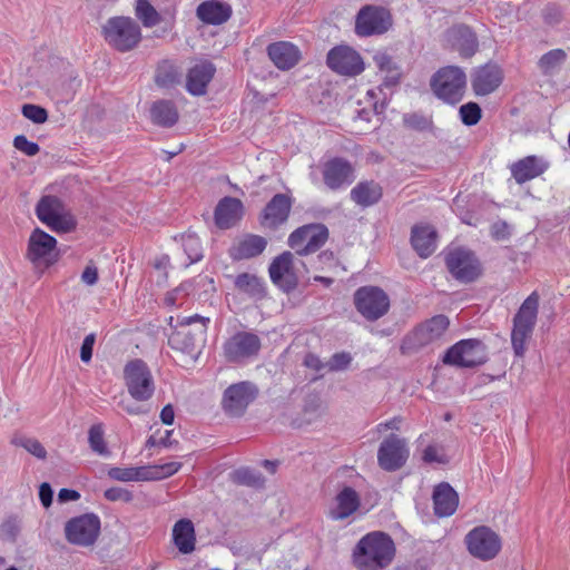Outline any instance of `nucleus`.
I'll return each instance as SVG.
<instances>
[{
	"label": "nucleus",
	"instance_id": "0eeeda50",
	"mask_svg": "<svg viewBox=\"0 0 570 570\" xmlns=\"http://www.w3.org/2000/svg\"><path fill=\"white\" fill-rule=\"evenodd\" d=\"M356 311L367 321L383 317L390 309L389 295L377 286H362L353 295Z\"/></svg>",
	"mask_w": 570,
	"mask_h": 570
},
{
	"label": "nucleus",
	"instance_id": "423d86ee",
	"mask_svg": "<svg viewBox=\"0 0 570 570\" xmlns=\"http://www.w3.org/2000/svg\"><path fill=\"white\" fill-rule=\"evenodd\" d=\"M124 379L130 396L139 402L150 400L155 393V381L150 368L142 360H132L124 368Z\"/></svg>",
	"mask_w": 570,
	"mask_h": 570
},
{
	"label": "nucleus",
	"instance_id": "39448f33",
	"mask_svg": "<svg viewBox=\"0 0 570 570\" xmlns=\"http://www.w3.org/2000/svg\"><path fill=\"white\" fill-rule=\"evenodd\" d=\"M105 40L116 50L126 52L141 40L139 24L128 17H114L107 20L102 27Z\"/></svg>",
	"mask_w": 570,
	"mask_h": 570
},
{
	"label": "nucleus",
	"instance_id": "20e7f679",
	"mask_svg": "<svg viewBox=\"0 0 570 570\" xmlns=\"http://www.w3.org/2000/svg\"><path fill=\"white\" fill-rule=\"evenodd\" d=\"M539 296L535 292L529 295L513 317L511 343L517 356H523L525 342L531 336L538 315Z\"/></svg>",
	"mask_w": 570,
	"mask_h": 570
},
{
	"label": "nucleus",
	"instance_id": "49530a36",
	"mask_svg": "<svg viewBox=\"0 0 570 570\" xmlns=\"http://www.w3.org/2000/svg\"><path fill=\"white\" fill-rule=\"evenodd\" d=\"M88 442L90 449L99 455L110 454L104 438V426L101 423L94 424L88 431Z\"/></svg>",
	"mask_w": 570,
	"mask_h": 570
},
{
	"label": "nucleus",
	"instance_id": "f257e3e1",
	"mask_svg": "<svg viewBox=\"0 0 570 570\" xmlns=\"http://www.w3.org/2000/svg\"><path fill=\"white\" fill-rule=\"evenodd\" d=\"M392 538L382 531H373L362 537L353 549L352 559L358 570H384L395 557Z\"/></svg>",
	"mask_w": 570,
	"mask_h": 570
},
{
	"label": "nucleus",
	"instance_id": "b1692460",
	"mask_svg": "<svg viewBox=\"0 0 570 570\" xmlns=\"http://www.w3.org/2000/svg\"><path fill=\"white\" fill-rule=\"evenodd\" d=\"M216 68L208 60H202L193 66L186 77V89L193 96H203L214 78Z\"/></svg>",
	"mask_w": 570,
	"mask_h": 570
},
{
	"label": "nucleus",
	"instance_id": "393cba45",
	"mask_svg": "<svg viewBox=\"0 0 570 570\" xmlns=\"http://www.w3.org/2000/svg\"><path fill=\"white\" fill-rule=\"evenodd\" d=\"M291 208V197L285 194H276L263 210L262 224L269 228L278 227L287 220Z\"/></svg>",
	"mask_w": 570,
	"mask_h": 570
},
{
	"label": "nucleus",
	"instance_id": "9b49d317",
	"mask_svg": "<svg viewBox=\"0 0 570 570\" xmlns=\"http://www.w3.org/2000/svg\"><path fill=\"white\" fill-rule=\"evenodd\" d=\"M295 255L292 252L282 253L273 259L268 269L272 282L285 293L294 291L298 285L297 263L305 266Z\"/></svg>",
	"mask_w": 570,
	"mask_h": 570
},
{
	"label": "nucleus",
	"instance_id": "7c9ffc66",
	"mask_svg": "<svg viewBox=\"0 0 570 570\" xmlns=\"http://www.w3.org/2000/svg\"><path fill=\"white\" fill-rule=\"evenodd\" d=\"M173 541L178 551L189 554L196 549V533L191 520L180 519L173 527Z\"/></svg>",
	"mask_w": 570,
	"mask_h": 570
},
{
	"label": "nucleus",
	"instance_id": "a18cd8bd",
	"mask_svg": "<svg viewBox=\"0 0 570 570\" xmlns=\"http://www.w3.org/2000/svg\"><path fill=\"white\" fill-rule=\"evenodd\" d=\"M181 468L180 462H167L163 464L145 465L146 474L148 479L146 481H157L169 478L177 473Z\"/></svg>",
	"mask_w": 570,
	"mask_h": 570
},
{
	"label": "nucleus",
	"instance_id": "ea45409f",
	"mask_svg": "<svg viewBox=\"0 0 570 570\" xmlns=\"http://www.w3.org/2000/svg\"><path fill=\"white\" fill-rule=\"evenodd\" d=\"M145 465L144 466H128V468H118L114 466L108 470V476L115 481L119 482H138L146 481L148 475L146 474Z\"/></svg>",
	"mask_w": 570,
	"mask_h": 570
},
{
	"label": "nucleus",
	"instance_id": "c03bdc74",
	"mask_svg": "<svg viewBox=\"0 0 570 570\" xmlns=\"http://www.w3.org/2000/svg\"><path fill=\"white\" fill-rule=\"evenodd\" d=\"M135 10L136 17L147 28L155 27L160 22L159 13L148 0H137Z\"/></svg>",
	"mask_w": 570,
	"mask_h": 570
},
{
	"label": "nucleus",
	"instance_id": "13d9d810",
	"mask_svg": "<svg viewBox=\"0 0 570 570\" xmlns=\"http://www.w3.org/2000/svg\"><path fill=\"white\" fill-rule=\"evenodd\" d=\"M423 461L425 463H438L445 464L449 462L448 456L441 450H439L435 445H428L423 451Z\"/></svg>",
	"mask_w": 570,
	"mask_h": 570
},
{
	"label": "nucleus",
	"instance_id": "6ab92c4d",
	"mask_svg": "<svg viewBox=\"0 0 570 570\" xmlns=\"http://www.w3.org/2000/svg\"><path fill=\"white\" fill-rule=\"evenodd\" d=\"M450 325L448 316L440 314L419 325L406 338L411 348H420L440 341Z\"/></svg>",
	"mask_w": 570,
	"mask_h": 570
},
{
	"label": "nucleus",
	"instance_id": "6e6552de",
	"mask_svg": "<svg viewBox=\"0 0 570 570\" xmlns=\"http://www.w3.org/2000/svg\"><path fill=\"white\" fill-rule=\"evenodd\" d=\"M464 541L470 554L482 561L494 559L502 547L500 535L485 525L472 529Z\"/></svg>",
	"mask_w": 570,
	"mask_h": 570
},
{
	"label": "nucleus",
	"instance_id": "2eb2a0df",
	"mask_svg": "<svg viewBox=\"0 0 570 570\" xmlns=\"http://www.w3.org/2000/svg\"><path fill=\"white\" fill-rule=\"evenodd\" d=\"M392 24L390 12L381 7L365 6L355 20V32L361 37L382 35Z\"/></svg>",
	"mask_w": 570,
	"mask_h": 570
},
{
	"label": "nucleus",
	"instance_id": "e2e57ef3",
	"mask_svg": "<svg viewBox=\"0 0 570 570\" xmlns=\"http://www.w3.org/2000/svg\"><path fill=\"white\" fill-rule=\"evenodd\" d=\"M53 491L49 483L43 482L39 488V498L45 508H48L52 503Z\"/></svg>",
	"mask_w": 570,
	"mask_h": 570
},
{
	"label": "nucleus",
	"instance_id": "5701e85b",
	"mask_svg": "<svg viewBox=\"0 0 570 570\" xmlns=\"http://www.w3.org/2000/svg\"><path fill=\"white\" fill-rule=\"evenodd\" d=\"M445 37L451 49L458 51L462 58L472 57L479 49L476 35L465 24L450 28Z\"/></svg>",
	"mask_w": 570,
	"mask_h": 570
},
{
	"label": "nucleus",
	"instance_id": "bb28decb",
	"mask_svg": "<svg viewBox=\"0 0 570 570\" xmlns=\"http://www.w3.org/2000/svg\"><path fill=\"white\" fill-rule=\"evenodd\" d=\"M273 63L281 70H288L297 65L301 52L296 46L287 41H278L267 47Z\"/></svg>",
	"mask_w": 570,
	"mask_h": 570
},
{
	"label": "nucleus",
	"instance_id": "f03ea898",
	"mask_svg": "<svg viewBox=\"0 0 570 570\" xmlns=\"http://www.w3.org/2000/svg\"><path fill=\"white\" fill-rule=\"evenodd\" d=\"M210 323L209 317L198 314L190 316H170L168 325L171 333L168 335V344L184 353H194L199 350L206 341V333Z\"/></svg>",
	"mask_w": 570,
	"mask_h": 570
},
{
	"label": "nucleus",
	"instance_id": "a878e982",
	"mask_svg": "<svg viewBox=\"0 0 570 570\" xmlns=\"http://www.w3.org/2000/svg\"><path fill=\"white\" fill-rule=\"evenodd\" d=\"M244 213L243 203L234 197H224L215 208V224L220 229L235 226Z\"/></svg>",
	"mask_w": 570,
	"mask_h": 570
},
{
	"label": "nucleus",
	"instance_id": "052dcab7",
	"mask_svg": "<svg viewBox=\"0 0 570 570\" xmlns=\"http://www.w3.org/2000/svg\"><path fill=\"white\" fill-rule=\"evenodd\" d=\"M543 20L549 26H557L562 20V12L556 6H548L543 10Z\"/></svg>",
	"mask_w": 570,
	"mask_h": 570
},
{
	"label": "nucleus",
	"instance_id": "4be33fe9",
	"mask_svg": "<svg viewBox=\"0 0 570 570\" xmlns=\"http://www.w3.org/2000/svg\"><path fill=\"white\" fill-rule=\"evenodd\" d=\"M502 80L501 68L495 63H485L473 71L471 86L476 96H488L499 88Z\"/></svg>",
	"mask_w": 570,
	"mask_h": 570
},
{
	"label": "nucleus",
	"instance_id": "69168bd1",
	"mask_svg": "<svg viewBox=\"0 0 570 570\" xmlns=\"http://www.w3.org/2000/svg\"><path fill=\"white\" fill-rule=\"evenodd\" d=\"M402 419L400 416H394L386 422L379 423L376 426L377 432L382 433L387 430H399Z\"/></svg>",
	"mask_w": 570,
	"mask_h": 570
},
{
	"label": "nucleus",
	"instance_id": "ddd939ff",
	"mask_svg": "<svg viewBox=\"0 0 570 570\" xmlns=\"http://www.w3.org/2000/svg\"><path fill=\"white\" fill-rule=\"evenodd\" d=\"M68 542L81 547L92 546L100 533V520L94 513L72 518L65 527Z\"/></svg>",
	"mask_w": 570,
	"mask_h": 570
},
{
	"label": "nucleus",
	"instance_id": "8fccbe9b",
	"mask_svg": "<svg viewBox=\"0 0 570 570\" xmlns=\"http://www.w3.org/2000/svg\"><path fill=\"white\" fill-rule=\"evenodd\" d=\"M12 443L14 445L26 449L29 453H31L32 455H35L38 459L43 460L47 456L46 449L37 439L26 438V436H16L12 440Z\"/></svg>",
	"mask_w": 570,
	"mask_h": 570
},
{
	"label": "nucleus",
	"instance_id": "473e14b6",
	"mask_svg": "<svg viewBox=\"0 0 570 570\" xmlns=\"http://www.w3.org/2000/svg\"><path fill=\"white\" fill-rule=\"evenodd\" d=\"M411 244L417 255L428 258L436 249V232L431 226H414L412 228Z\"/></svg>",
	"mask_w": 570,
	"mask_h": 570
},
{
	"label": "nucleus",
	"instance_id": "1a4fd4ad",
	"mask_svg": "<svg viewBox=\"0 0 570 570\" xmlns=\"http://www.w3.org/2000/svg\"><path fill=\"white\" fill-rule=\"evenodd\" d=\"M443 362L458 367L481 365L487 362L485 345L476 338L462 340L446 351Z\"/></svg>",
	"mask_w": 570,
	"mask_h": 570
},
{
	"label": "nucleus",
	"instance_id": "aec40b11",
	"mask_svg": "<svg viewBox=\"0 0 570 570\" xmlns=\"http://www.w3.org/2000/svg\"><path fill=\"white\" fill-rule=\"evenodd\" d=\"M322 175L326 187L337 190L354 181L355 168L347 159L333 157L323 164Z\"/></svg>",
	"mask_w": 570,
	"mask_h": 570
},
{
	"label": "nucleus",
	"instance_id": "7ed1b4c3",
	"mask_svg": "<svg viewBox=\"0 0 570 570\" xmlns=\"http://www.w3.org/2000/svg\"><path fill=\"white\" fill-rule=\"evenodd\" d=\"M430 86L435 97L454 106L464 97L466 75L460 67H443L433 75Z\"/></svg>",
	"mask_w": 570,
	"mask_h": 570
},
{
	"label": "nucleus",
	"instance_id": "3c124183",
	"mask_svg": "<svg viewBox=\"0 0 570 570\" xmlns=\"http://www.w3.org/2000/svg\"><path fill=\"white\" fill-rule=\"evenodd\" d=\"M234 481L238 484L249 487H261L264 483V479L261 473H257L248 468H242L234 472Z\"/></svg>",
	"mask_w": 570,
	"mask_h": 570
},
{
	"label": "nucleus",
	"instance_id": "e433bc0d",
	"mask_svg": "<svg viewBox=\"0 0 570 570\" xmlns=\"http://www.w3.org/2000/svg\"><path fill=\"white\" fill-rule=\"evenodd\" d=\"M181 72L173 62L165 60L157 67L155 82L161 88H173L180 82Z\"/></svg>",
	"mask_w": 570,
	"mask_h": 570
},
{
	"label": "nucleus",
	"instance_id": "0e129e2a",
	"mask_svg": "<svg viewBox=\"0 0 570 570\" xmlns=\"http://www.w3.org/2000/svg\"><path fill=\"white\" fill-rule=\"evenodd\" d=\"M81 279L87 285H95L98 281V271L95 266L88 265L81 274Z\"/></svg>",
	"mask_w": 570,
	"mask_h": 570
},
{
	"label": "nucleus",
	"instance_id": "cd10ccee",
	"mask_svg": "<svg viewBox=\"0 0 570 570\" xmlns=\"http://www.w3.org/2000/svg\"><path fill=\"white\" fill-rule=\"evenodd\" d=\"M232 7L219 0H206L196 9V16L204 23L218 26L232 17Z\"/></svg>",
	"mask_w": 570,
	"mask_h": 570
},
{
	"label": "nucleus",
	"instance_id": "9d476101",
	"mask_svg": "<svg viewBox=\"0 0 570 570\" xmlns=\"http://www.w3.org/2000/svg\"><path fill=\"white\" fill-rule=\"evenodd\" d=\"M328 239V229L323 224L304 225L288 237V245L297 256L317 252Z\"/></svg>",
	"mask_w": 570,
	"mask_h": 570
},
{
	"label": "nucleus",
	"instance_id": "4c0bfd02",
	"mask_svg": "<svg viewBox=\"0 0 570 570\" xmlns=\"http://www.w3.org/2000/svg\"><path fill=\"white\" fill-rule=\"evenodd\" d=\"M235 286L238 291L252 297L261 298L265 295L264 283L256 275L243 273L236 276Z\"/></svg>",
	"mask_w": 570,
	"mask_h": 570
},
{
	"label": "nucleus",
	"instance_id": "4468645a",
	"mask_svg": "<svg viewBox=\"0 0 570 570\" xmlns=\"http://www.w3.org/2000/svg\"><path fill=\"white\" fill-rule=\"evenodd\" d=\"M261 338L250 332H237L224 343V356L228 362L243 363L256 356L261 350Z\"/></svg>",
	"mask_w": 570,
	"mask_h": 570
},
{
	"label": "nucleus",
	"instance_id": "dca6fc26",
	"mask_svg": "<svg viewBox=\"0 0 570 570\" xmlns=\"http://www.w3.org/2000/svg\"><path fill=\"white\" fill-rule=\"evenodd\" d=\"M330 69L342 76L355 77L365 69L361 55L348 46H336L326 57Z\"/></svg>",
	"mask_w": 570,
	"mask_h": 570
},
{
	"label": "nucleus",
	"instance_id": "79ce46f5",
	"mask_svg": "<svg viewBox=\"0 0 570 570\" xmlns=\"http://www.w3.org/2000/svg\"><path fill=\"white\" fill-rule=\"evenodd\" d=\"M374 61L381 71H385L387 73L382 86H395L400 80L401 72L392 58L386 53L379 52L374 56Z\"/></svg>",
	"mask_w": 570,
	"mask_h": 570
},
{
	"label": "nucleus",
	"instance_id": "09e8293b",
	"mask_svg": "<svg viewBox=\"0 0 570 570\" xmlns=\"http://www.w3.org/2000/svg\"><path fill=\"white\" fill-rule=\"evenodd\" d=\"M459 115L465 126L476 125L482 117V109L476 102H468L460 107Z\"/></svg>",
	"mask_w": 570,
	"mask_h": 570
},
{
	"label": "nucleus",
	"instance_id": "de8ad7c7",
	"mask_svg": "<svg viewBox=\"0 0 570 570\" xmlns=\"http://www.w3.org/2000/svg\"><path fill=\"white\" fill-rule=\"evenodd\" d=\"M184 252L187 255L188 262L186 265H190L202 259V246L199 238L194 234H186L181 237Z\"/></svg>",
	"mask_w": 570,
	"mask_h": 570
},
{
	"label": "nucleus",
	"instance_id": "2f4dec72",
	"mask_svg": "<svg viewBox=\"0 0 570 570\" xmlns=\"http://www.w3.org/2000/svg\"><path fill=\"white\" fill-rule=\"evenodd\" d=\"M547 165L537 156H527L511 165V174L518 184H523L540 176Z\"/></svg>",
	"mask_w": 570,
	"mask_h": 570
},
{
	"label": "nucleus",
	"instance_id": "603ef678",
	"mask_svg": "<svg viewBox=\"0 0 570 570\" xmlns=\"http://www.w3.org/2000/svg\"><path fill=\"white\" fill-rule=\"evenodd\" d=\"M46 225L53 232L68 233L76 227L75 220L62 213L51 218Z\"/></svg>",
	"mask_w": 570,
	"mask_h": 570
},
{
	"label": "nucleus",
	"instance_id": "412c9836",
	"mask_svg": "<svg viewBox=\"0 0 570 570\" xmlns=\"http://www.w3.org/2000/svg\"><path fill=\"white\" fill-rule=\"evenodd\" d=\"M361 508V495L350 485L338 489L328 508L327 517L333 521H344Z\"/></svg>",
	"mask_w": 570,
	"mask_h": 570
},
{
	"label": "nucleus",
	"instance_id": "774afa93",
	"mask_svg": "<svg viewBox=\"0 0 570 570\" xmlns=\"http://www.w3.org/2000/svg\"><path fill=\"white\" fill-rule=\"evenodd\" d=\"M80 498L79 492L71 489H61L58 493V499L61 502L76 501Z\"/></svg>",
	"mask_w": 570,
	"mask_h": 570
},
{
	"label": "nucleus",
	"instance_id": "a19ab883",
	"mask_svg": "<svg viewBox=\"0 0 570 570\" xmlns=\"http://www.w3.org/2000/svg\"><path fill=\"white\" fill-rule=\"evenodd\" d=\"M567 59V53L562 49H552L544 53L539 62V69L542 75L551 76L556 73Z\"/></svg>",
	"mask_w": 570,
	"mask_h": 570
},
{
	"label": "nucleus",
	"instance_id": "a211bd4d",
	"mask_svg": "<svg viewBox=\"0 0 570 570\" xmlns=\"http://www.w3.org/2000/svg\"><path fill=\"white\" fill-rule=\"evenodd\" d=\"M445 263L451 275L463 283H470L481 274V267L478 258L472 252L465 249H454L445 257Z\"/></svg>",
	"mask_w": 570,
	"mask_h": 570
},
{
	"label": "nucleus",
	"instance_id": "680f3d73",
	"mask_svg": "<svg viewBox=\"0 0 570 570\" xmlns=\"http://www.w3.org/2000/svg\"><path fill=\"white\" fill-rule=\"evenodd\" d=\"M491 236L495 240H503L510 236L509 226L505 222H497L491 226Z\"/></svg>",
	"mask_w": 570,
	"mask_h": 570
},
{
	"label": "nucleus",
	"instance_id": "f8f14e48",
	"mask_svg": "<svg viewBox=\"0 0 570 570\" xmlns=\"http://www.w3.org/2000/svg\"><path fill=\"white\" fill-rule=\"evenodd\" d=\"M257 394L258 389L252 382L243 381L232 384L224 391L222 407L229 416H242Z\"/></svg>",
	"mask_w": 570,
	"mask_h": 570
},
{
	"label": "nucleus",
	"instance_id": "37998d69",
	"mask_svg": "<svg viewBox=\"0 0 570 570\" xmlns=\"http://www.w3.org/2000/svg\"><path fill=\"white\" fill-rule=\"evenodd\" d=\"M403 125L411 130L415 131H431L434 127L432 116L424 115L423 112H406L402 117Z\"/></svg>",
	"mask_w": 570,
	"mask_h": 570
},
{
	"label": "nucleus",
	"instance_id": "bf43d9fd",
	"mask_svg": "<svg viewBox=\"0 0 570 570\" xmlns=\"http://www.w3.org/2000/svg\"><path fill=\"white\" fill-rule=\"evenodd\" d=\"M95 342L96 335L94 333L85 337L80 348V358L82 362L88 363L91 360Z\"/></svg>",
	"mask_w": 570,
	"mask_h": 570
},
{
	"label": "nucleus",
	"instance_id": "5fc2aeb1",
	"mask_svg": "<svg viewBox=\"0 0 570 570\" xmlns=\"http://www.w3.org/2000/svg\"><path fill=\"white\" fill-rule=\"evenodd\" d=\"M352 362V356L347 352L335 353L332 355L326 366L331 372L343 371L348 367Z\"/></svg>",
	"mask_w": 570,
	"mask_h": 570
},
{
	"label": "nucleus",
	"instance_id": "6e6d98bb",
	"mask_svg": "<svg viewBox=\"0 0 570 570\" xmlns=\"http://www.w3.org/2000/svg\"><path fill=\"white\" fill-rule=\"evenodd\" d=\"M104 497L106 500L111 501V502L121 501V502L129 503L134 500L132 492H130L127 489L120 488V487H112V488L107 489L104 492Z\"/></svg>",
	"mask_w": 570,
	"mask_h": 570
},
{
	"label": "nucleus",
	"instance_id": "4d7b16f0",
	"mask_svg": "<svg viewBox=\"0 0 570 570\" xmlns=\"http://www.w3.org/2000/svg\"><path fill=\"white\" fill-rule=\"evenodd\" d=\"M13 146L16 149L26 154L27 156H35L40 150L38 144L28 140L27 137L23 135H19L13 139Z\"/></svg>",
	"mask_w": 570,
	"mask_h": 570
},
{
	"label": "nucleus",
	"instance_id": "c85d7f7f",
	"mask_svg": "<svg viewBox=\"0 0 570 570\" xmlns=\"http://www.w3.org/2000/svg\"><path fill=\"white\" fill-rule=\"evenodd\" d=\"M267 246V240L259 235H246L236 242L229 249L234 261L249 259L261 255Z\"/></svg>",
	"mask_w": 570,
	"mask_h": 570
},
{
	"label": "nucleus",
	"instance_id": "c9c22d12",
	"mask_svg": "<svg viewBox=\"0 0 570 570\" xmlns=\"http://www.w3.org/2000/svg\"><path fill=\"white\" fill-rule=\"evenodd\" d=\"M151 121L160 127H173L179 118L178 109L171 100L160 99L150 108Z\"/></svg>",
	"mask_w": 570,
	"mask_h": 570
},
{
	"label": "nucleus",
	"instance_id": "f704fd0d",
	"mask_svg": "<svg viewBox=\"0 0 570 570\" xmlns=\"http://www.w3.org/2000/svg\"><path fill=\"white\" fill-rule=\"evenodd\" d=\"M56 244L55 237L37 228L29 238L27 256L31 262H37L46 257L56 247Z\"/></svg>",
	"mask_w": 570,
	"mask_h": 570
},
{
	"label": "nucleus",
	"instance_id": "338daca9",
	"mask_svg": "<svg viewBox=\"0 0 570 570\" xmlns=\"http://www.w3.org/2000/svg\"><path fill=\"white\" fill-rule=\"evenodd\" d=\"M175 412L174 407L170 404H167L163 407L160 412V420L166 425H171L174 423Z\"/></svg>",
	"mask_w": 570,
	"mask_h": 570
},
{
	"label": "nucleus",
	"instance_id": "72a5a7b5",
	"mask_svg": "<svg viewBox=\"0 0 570 570\" xmlns=\"http://www.w3.org/2000/svg\"><path fill=\"white\" fill-rule=\"evenodd\" d=\"M383 195L381 185L374 180L357 183L350 193L351 199L361 207H370L380 202Z\"/></svg>",
	"mask_w": 570,
	"mask_h": 570
},
{
	"label": "nucleus",
	"instance_id": "f3484780",
	"mask_svg": "<svg viewBox=\"0 0 570 570\" xmlns=\"http://www.w3.org/2000/svg\"><path fill=\"white\" fill-rule=\"evenodd\" d=\"M409 449L404 439L390 434L382 441L377 450V463L387 472L400 470L407 461Z\"/></svg>",
	"mask_w": 570,
	"mask_h": 570
},
{
	"label": "nucleus",
	"instance_id": "864d4df0",
	"mask_svg": "<svg viewBox=\"0 0 570 570\" xmlns=\"http://www.w3.org/2000/svg\"><path fill=\"white\" fill-rule=\"evenodd\" d=\"M21 111L27 119L31 120L37 125L43 124L48 119L47 110L38 105L26 104L22 106Z\"/></svg>",
	"mask_w": 570,
	"mask_h": 570
},
{
	"label": "nucleus",
	"instance_id": "c756f323",
	"mask_svg": "<svg viewBox=\"0 0 570 570\" xmlns=\"http://www.w3.org/2000/svg\"><path fill=\"white\" fill-rule=\"evenodd\" d=\"M434 512L438 517L452 515L459 504V497L449 483H440L433 491Z\"/></svg>",
	"mask_w": 570,
	"mask_h": 570
},
{
	"label": "nucleus",
	"instance_id": "58836bf2",
	"mask_svg": "<svg viewBox=\"0 0 570 570\" xmlns=\"http://www.w3.org/2000/svg\"><path fill=\"white\" fill-rule=\"evenodd\" d=\"M62 212L63 205L61 200L58 197L51 195L41 197L36 207L37 217L43 224Z\"/></svg>",
	"mask_w": 570,
	"mask_h": 570
}]
</instances>
